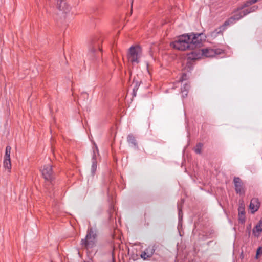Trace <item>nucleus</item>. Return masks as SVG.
<instances>
[{
	"mask_svg": "<svg viewBox=\"0 0 262 262\" xmlns=\"http://www.w3.org/2000/svg\"><path fill=\"white\" fill-rule=\"evenodd\" d=\"M205 37V35L202 33L183 34L171 42L170 46L179 50H193L201 46L202 39Z\"/></svg>",
	"mask_w": 262,
	"mask_h": 262,
	"instance_id": "1",
	"label": "nucleus"
},
{
	"mask_svg": "<svg viewBox=\"0 0 262 262\" xmlns=\"http://www.w3.org/2000/svg\"><path fill=\"white\" fill-rule=\"evenodd\" d=\"M257 9L258 6H254L249 9L244 10L243 11L240 12L238 14L231 17L228 20H226L223 25L216 29L215 31L212 33L211 36H216V34H218L224 31L226 29L227 26L234 24L236 21L239 20L241 18L248 14L249 13L255 11Z\"/></svg>",
	"mask_w": 262,
	"mask_h": 262,
	"instance_id": "2",
	"label": "nucleus"
},
{
	"mask_svg": "<svg viewBox=\"0 0 262 262\" xmlns=\"http://www.w3.org/2000/svg\"><path fill=\"white\" fill-rule=\"evenodd\" d=\"M96 236L97 230L96 228L89 227L85 237L81 241V246L87 249L93 248L95 244Z\"/></svg>",
	"mask_w": 262,
	"mask_h": 262,
	"instance_id": "3",
	"label": "nucleus"
},
{
	"mask_svg": "<svg viewBox=\"0 0 262 262\" xmlns=\"http://www.w3.org/2000/svg\"><path fill=\"white\" fill-rule=\"evenodd\" d=\"M101 41L93 40L91 41L88 55L91 59L94 60L96 57L99 56V52L101 51Z\"/></svg>",
	"mask_w": 262,
	"mask_h": 262,
	"instance_id": "4",
	"label": "nucleus"
},
{
	"mask_svg": "<svg viewBox=\"0 0 262 262\" xmlns=\"http://www.w3.org/2000/svg\"><path fill=\"white\" fill-rule=\"evenodd\" d=\"M142 56V50L139 46H132L129 50L128 58L132 63H138Z\"/></svg>",
	"mask_w": 262,
	"mask_h": 262,
	"instance_id": "5",
	"label": "nucleus"
},
{
	"mask_svg": "<svg viewBox=\"0 0 262 262\" xmlns=\"http://www.w3.org/2000/svg\"><path fill=\"white\" fill-rule=\"evenodd\" d=\"M40 170L44 179L49 183L52 184L54 179V174L52 165L50 164L45 165Z\"/></svg>",
	"mask_w": 262,
	"mask_h": 262,
	"instance_id": "6",
	"label": "nucleus"
},
{
	"mask_svg": "<svg viewBox=\"0 0 262 262\" xmlns=\"http://www.w3.org/2000/svg\"><path fill=\"white\" fill-rule=\"evenodd\" d=\"M233 183L236 193L239 194L240 195H244L245 193V187L240 178L234 177Z\"/></svg>",
	"mask_w": 262,
	"mask_h": 262,
	"instance_id": "7",
	"label": "nucleus"
},
{
	"mask_svg": "<svg viewBox=\"0 0 262 262\" xmlns=\"http://www.w3.org/2000/svg\"><path fill=\"white\" fill-rule=\"evenodd\" d=\"M202 54L206 57H212L216 55H220L223 52V50L221 49H213L211 48H206L201 50Z\"/></svg>",
	"mask_w": 262,
	"mask_h": 262,
	"instance_id": "8",
	"label": "nucleus"
},
{
	"mask_svg": "<svg viewBox=\"0 0 262 262\" xmlns=\"http://www.w3.org/2000/svg\"><path fill=\"white\" fill-rule=\"evenodd\" d=\"M56 5L60 14H67L70 12L71 7L67 4L65 0H57Z\"/></svg>",
	"mask_w": 262,
	"mask_h": 262,
	"instance_id": "9",
	"label": "nucleus"
},
{
	"mask_svg": "<svg viewBox=\"0 0 262 262\" xmlns=\"http://www.w3.org/2000/svg\"><path fill=\"white\" fill-rule=\"evenodd\" d=\"M95 149H93V155L92 159L91 173L94 175L97 168V156L99 155L98 149L96 144H95Z\"/></svg>",
	"mask_w": 262,
	"mask_h": 262,
	"instance_id": "10",
	"label": "nucleus"
},
{
	"mask_svg": "<svg viewBox=\"0 0 262 262\" xmlns=\"http://www.w3.org/2000/svg\"><path fill=\"white\" fill-rule=\"evenodd\" d=\"M260 203L257 198H254L251 199L249 205V208L251 209L252 213H253L256 212L258 209Z\"/></svg>",
	"mask_w": 262,
	"mask_h": 262,
	"instance_id": "11",
	"label": "nucleus"
},
{
	"mask_svg": "<svg viewBox=\"0 0 262 262\" xmlns=\"http://www.w3.org/2000/svg\"><path fill=\"white\" fill-rule=\"evenodd\" d=\"M262 232V221H260L253 229V234L255 237H258Z\"/></svg>",
	"mask_w": 262,
	"mask_h": 262,
	"instance_id": "12",
	"label": "nucleus"
},
{
	"mask_svg": "<svg viewBox=\"0 0 262 262\" xmlns=\"http://www.w3.org/2000/svg\"><path fill=\"white\" fill-rule=\"evenodd\" d=\"M184 201L183 199H182L181 202H179L178 204V216H179V222L182 220V207L183 204L184 203Z\"/></svg>",
	"mask_w": 262,
	"mask_h": 262,
	"instance_id": "13",
	"label": "nucleus"
},
{
	"mask_svg": "<svg viewBox=\"0 0 262 262\" xmlns=\"http://www.w3.org/2000/svg\"><path fill=\"white\" fill-rule=\"evenodd\" d=\"M189 87V85L186 83H184L181 87V93L183 97L187 96Z\"/></svg>",
	"mask_w": 262,
	"mask_h": 262,
	"instance_id": "14",
	"label": "nucleus"
},
{
	"mask_svg": "<svg viewBox=\"0 0 262 262\" xmlns=\"http://www.w3.org/2000/svg\"><path fill=\"white\" fill-rule=\"evenodd\" d=\"M4 166L5 168L7 169L9 171H10L11 165L10 159L5 158L4 160Z\"/></svg>",
	"mask_w": 262,
	"mask_h": 262,
	"instance_id": "15",
	"label": "nucleus"
},
{
	"mask_svg": "<svg viewBox=\"0 0 262 262\" xmlns=\"http://www.w3.org/2000/svg\"><path fill=\"white\" fill-rule=\"evenodd\" d=\"M145 251H146L147 252V257H148V258H150L151 257L155 251V249H154V248L152 247H149L148 248H147Z\"/></svg>",
	"mask_w": 262,
	"mask_h": 262,
	"instance_id": "16",
	"label": "nucleus"
},
{
	"mask_svg": "<svg viewBox=\"0 0 262 262\" xmlns=\"http://www.w3.org/2000/svg\"><path fill=\"white\" fill-rule=\"evenodd\" d=\"M238 220L239 222L242 224L245 222V212L244 210H239Z\"/></svg>",
	"mask_w": 262,
	"mask_h": 262,
	"instance_id": "17",
	"label": "nucleus"
},
{
	"mask_svg": "<svg viewBox=\"0 0 262 262\" xmlns=\"http://www.w3.org/2000/svg\"><path fill=\"white\" fill-rule=\"evenodd\" d=\"M127 141L134 145L137 146V143L135 137L132 135H129L127 137Z\"/></svg>",
	"mask_w": 262,
	"mask_h": 262,
	"instance_id": "18",
	"label": "nucleus"
},
{
	"mask_svg": "<svg viewBox=\"0 0 262 262\" xmlns=\"http://www.w3.org/2000/svg\"><path fill=\"white\" fill-rule=\"evenodd\" d=\"M254 0H248L246 2H245L244 4L239 9H242L245 7H247L249 6L250 5H251L254 3H255V2L254 1Z\"/></svg>",
	"mask_w": 262,
	"mask_h": 262,
	"instance_id": "19",
	"label": "nucleus"
},
{
	"mask_svg": "<svg viewBox=\"0 0 262 262\" xmlns=\"http://www.w3.org/2000/svg\"><path fill=\"white\" fill-rule=\"evenodd\" d=\"M188 58L192 60L200 58V55L197 54L194 51H192L191 54L188 55Z\"/></svg>",
	"mask_w": 262,
	"mask_h": 262,
	"instance_id": "20",
	"label": "nucleus"
},
{
	"mask_svg": "<svg viewBox=\"0 0 262 262\" xmlns=\"http://www.w3.org/2000/svg\"><path fill=\"white\" fill-rule=\"evenodd\" d=\"M203 144L201 143H198L194 148V151L196 154H201Z\"/></svg>",
	"mask_w": 262,
	"mask_h": 262,
	"instance_id": "21",
	"label": "nucleus"
},
{
	"mask_svg": "<svg viewBox=\"0 0 262 262\" xmlns=\"http://www.w3.org/2000/svg\"><path fill=\"white\" fill-rule=\"evenodd\" d=\"M11 149V148L10 146H7V147L6 148L5 158L10 159V155Z\"/></svg>",
	"mask_w": 262,
	"mask_h": 262,
	"instance_id": "22",
	"label": "nucleus"
},
{
	"mask_svg": "<svg viewBox=\"0 0 262 262\" xmlns=\"http://www.w3.org/2000/svg\"><path fill=\"white\" fill-rule=\"evenodd\" d=\"M262 254V247H259L256 250V254L255 256V258L258 259L259 255Z\"/></svg>",
	"mask_w": 262,
	"mask_h": 262,
	"instance_id": "23",
	"label": "nucleus"
},
{
	"mask_svg": "<svg viewBox=\"0 0 262 262\" xmlns=\"http://www.w3.org/2000/svg\"><path fill=\"white\" fill-rule=\"evenodd\" d=\"M139 84L138 82H136V84L133 89V95L134 96H136V92L137 91L138 87H139Z\"/></svg>",
	"mask_w": 262,
	"mask_h": 262,
	"instance_id": "24",
	"label": "nucleus"
},
{
	"mask_svg": "<svg viewBox=\"0 0 262 262\" xmlns=\"http://www.w3.org/2000/svg\"><path fill=\"white\" fill-rule=\"evenodd\" d=\"M141 257L143 258L144 260L147 259L148 257H147V252L146 251L143 252L141 254Z\"/></svg>",
	"mask_w": 262,
	"mask_h": 262,
	"instance_id": "25",
	"label": "nucleus"
},
{
	"mask_svg": "<svg viewBox=\"0 0 262 262\" xmlns=\"http://www.w3.org/2000/svg\"><path fill=\"white\" fill-rule=\"evenodd\" d=\"M187 78V74L186 73H183L181 77V79L180 80L181 82L184 80H185Z\"/></svg>",
	"mask_w": 262,
	"mask_h": 262,
	"instance_id": "26",
	"label": "nucleus"
}]
</instances>
